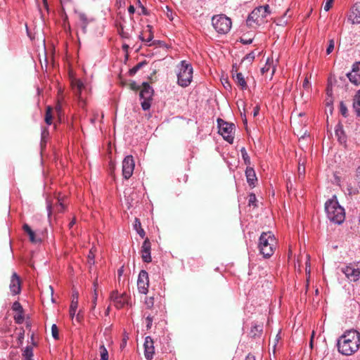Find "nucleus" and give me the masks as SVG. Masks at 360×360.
Returning a JSON list of instances; mask_svg holds the SVG:
<instances>
[{"mask_svg": "<svg viewBox=\"0 0 360 360\" xmlns=\"http://www.w3.org/2000/svg\"><path fill=\"white\" fill-rule=\"evenodd\" d=\"M338 352L350 356L358 351L360 347V333L356 330L345 331L338 340Z\"/></svg>", "mask_w": 360, "mask_h": 360, "instance_id": "1", "label": "nucleus"}, {"mask_svg": "<svg viewBox=\"0 0 360 360\" xmlns=\"http://www.w3.org/2000/svg\"><path fill=\"white\" fill-rule=\"evenodd\" d=\"M325 210L328 219L337 224H341L345 219V209L339 204L337 197L333 195L325 203Z\"/></svg>", "mask_w": 360, "mask_h": 360, "instance_id": "2", "label": "nucleus"}, {"mask_svg": "<svg viewBox=\"0 0 360 360\" xmlns=\"http://www.w3.org/2000/svg\"><path fill=\"white\" fill-rule=\"evenodd\" d=\"M276 247V240L271 232H263L259 239L258 248L260 253L265 258L273 255Z\"/></svg>", "mask_w": 360, "mask_h": 360, "instance_id": "3", "label": "nucleus"}, {"mask_svg": "<svg viewBox=\"0 0 360 360\" xmlns=\"http://www.w3.org/2000/svg\"><path fill=\"white\" fill-rule=\"evenodd\" d=\"M176 68L177 84L182 87L188 86L193 79V69L191 64L186 60H181Z\"/></svg>", "mask_w": 360, "mask_h": 360, "instance_id": "4", "label": "nucleus"}, {"mask_svg": "<svg viewBox=\"0 0 360 360\" xmlns=\"http://www.w3.org/2000/svg\"><path fill=\"white\" fill-rule=\"evenodd\" d=\"M71 85L75 96L78 98L79 106L84 108L86 105V99L88 95V84L84 83L80 79L72 78L71 79Z\"/></svg>", "mask_w": 360, "mask_h": 360, "instance_id": "5", "label": "nucleus"}, {"mask_svg": "<svg viewBox=\"0 0 360 360\" xmlns=\"http://www.w3.org/2000/svg\"><path fill=\"white\" fill-rule=\"evenodd\" d=\"M212 24L219 34H224L229 32L232 22L229 18L221 14L212 17Z\"/></svg>", "mask_w": 360, "mask_h": 360, "instance_id": "6", "label": "nucleus"}, {"mask_svg": "<svg viewBox=\"0 0 360 360\" xmlns=\"http://www.w3.org/2000/svg\"><path fill=\"white\" fill-rule=\"evenodd\" d=\"M217 122L219 125V133L228 143H233L234 140L235 125L232 123L224 122L221 119H218Z\"/></svg>", "mask_w": 360, "mask_h": 360, "instance_id": "7", "label": "nucleus"}, {"mask_svg": "<svg viewBox=\"0 0 360 360\" xmlns=\"http://www.w3.org/2000/svg\"><path fill=\"white\" fill-rule=\"evenodd\" d=\"M153 96V89L152 87L148 83L143 82L140 92V98L143 100L141 104L143 110L150 109Z\"/></svg>", "mask_w": 360, "mask_h": 360, "instance_id": "8", "label": "nucleus"}, {"mask_svg": "<svg viewBox=\"0 0 360 360\" xmlns=\"http://www.w3.org/2000/svg\"><path fill=\"white\" fill-rule=\"evenodd\" d=\"M261 12L263 11L256 8L250 13L246 20V24L249 27L256 28L265 22L266 17Z\"/></svg>", "mask_w": 360, "mask_h": 360, "instance_id": "9", "label": "nucleus"}, {"mask_svg": "<svg viewBox=\"0 0 360 360\" xmlns=\"http://www.w3.org/2000/svg\"><path fill=\"white\" fill-rule=\"evenodd\" d=\"M137 287L140 293L146 295L148 291L149 278L148 272L145 270H141L139 272Z\"/></svg>", "mask_w": 360, "mask_h": 360, "instance_id": "10", "label": "nucleus"}, {"mask_svg": "<svg viewBox=\"0 0 360 360\" xmlns=\"http://www.w3.org/2000/svg\"><path fill=\"white\" fill-rule=\"evenodd\" d=\"M134 160L131 155H127L122 161V174L123 176L128 179H129L134 169Z\"/></svg>", "mask_w": 360, "mask_h": 360, "instance_id": "11", "label": "nucleus"}, {"mask_svg": "<svg viewBox=\"0 0 360 360\" xmlns=\"http://www.w3.org/2000/svg\"><path fill=\"white\" fill-rule=\"evenodd\" d=\"M341 271L350 281H356L360 278V268L349 264L341 269Z\"/></svg>", "mask_w": 360, "mask_h": 360, "instance_id": "12", "label": "nucleus"}, {"mask_svg": "<svg viewBox=\"0 0 360 360\" xmlns=\"http://www.w3.org/2000/svg\"><path fill=\"white\" fill-rule=\"evenodd\" d=\"M347 20L352 25L360 24V3L352 6L348 13Z\"/></svg>", "mask_w": 360, "mask_h": 360, "instance_id": "13", "label": "nucleus"}, {"mask_svg": "<svg viewBox=\"0 0 360 360\" xmlns=\"http://www.w3.org/2000/svg\"><path fill=\"white\" fill-rule=\"evenodd\" d=\"M110 300L117 309H120L127 303L128 298L125 294H119L117 291H113L110 294Z\"/></svg>", "mask_w": 360, "mask_h": 360, "instance_id": "14", "label": "nucleus"}, {"mask_svg": "<svg viewBox=\"0 0 360 360\" xmlns=\"http://www.w3.org/2000/svg\"><path fill=\"white\" fill-rule=\"evenodd\" d=\"M144 346V355L146 359L150 360L153 357L155 353L154 342L150 336L145 338Z\"/></svg>", "mask_w": 360, "mask_h": 360, "instance_id": "15", "label": "nucleus"}, {"mask_svg": "<svg viewBox=\"0 0 360 360\" xmlns=\"http://www.w3.org/2000/svg\"><path fill=\"white\" fill-rule=\"evenodd\" d=\"M150 242L148 238H146L141 246V257L143 262L149 263L151 262V256H150Z\"/></svg>", "mask_w": 360, "mask_h": 360, "instance_id": "16", "label": "nucleus"}, {"mask_svg": "<svg viewBox=\"0 0 360 360\" xmlns=\"http://www.w3.org/2000/svg\"><path fill=\"white\" fill-rule=\"evenodd\" d=\"M11 293L16 295L20 292L21 285L20 280L16 273H13L11 278V283L9 285Z\"/></svg>", "mask_w": 360, "mask_h": 360, "instance_id": "17", "label": "nucleus"}, {"mask_svg": "<svg viewBox=\"0 0 360 360\" xmlns=\"http://www.w3.org/2000/svg\"><path fill=\"white\" fill-rule=\"evenodd\" d=\"M153 27L151 25H148L141 34H139V39L146 43L150 42L153 39Z\"/></svg>", "mask_w": 360, "mask_h": 360, "instance_id": "18", "label": "nucleus"}, {"mask_svg": "<svg viewBox=\"0 0 360 360\" xmlns=\"http://www.w3.org/2000/svg\"><path fill=\"white\" fill-rule=\"evenodd\" d=\"M245 176L249 185L254 186L257 180L254 169L252 167H247L245 170Z\"/></svg>", "mask_w": 360, "mask_h": 360, "instance_id": "19", "label": "nucleus"}, {"mask_svg": "<svg viewBox=\"0 0 360 360\" xmlns=\"http://www.w3.org/2000/svg\"><path fill=\"white\" fill-rule=\"evenodd\" d=\"M269 71L271 72V76H272L276 71V67L274 64V60L272 58H267L266 64L261 69L262 74H266Z\"/></svg>", "mask_w": 360, "mask_h": 360, "instance_id": "20", "label": "nucleus"}, {"mask_svg": "<svg viewBox=\"0 0 360 360\" xmlns=\"http://www.w3.org/2000/svg\"><path fill=\"white\" fill-rule=\"evenodd\" d=\"M335 136L338 137V139L340 143H345L347 141V137L345 134L343 127L341 124H338L335 127Z\"/></svg>", "mask_w": 360, "mask_h": 360, "instance_id": "21", "label": "nucleus"}, {"mask_svg": "<svg viewBox=\"0 0 360 360\" xmlns=\"http://www.w3.org/2000/svg\"><path fill=\"white\" fill-rule=\"evenodd\" d=\"M22 229L29 236L30 240L32 243H37L40 241L39 238H36L34 232L28 224H24L22 226Z\"/></svg>", "mask_w": 360, "mask_h": 360, "instance_id": "22", "label": "nucleus"}, {"mask_svg": "<svg viewBox=\"0 0 360 360\" xmlns=\"http://www.w3.org/2000/svg\"><path fill=\"white\" fill-rule=\"evenodd\" d=\"M235 82L241 88V89H245L247 88V83L244 78V76L241 72H238L236 75L233 76Z\"/></svg>", "mask_w": 360, "mask_h": 360, "instance_id": "23", "label": "nucleus"}, {"mask_svg": "<svg viewBox=\"0 0 360 360\" xmlns=\"http://www.w3.org/2000/svg\"><path fill=\"white\" fill-rule=\"evenodd\" d=\"M78 17H79V25L80 26L81 30L82 31V32L86 33L87 32V26H88V23H89L86 16L84 13H79L78 14Z\"/></svg>", "mask_w": 360, "mask_h": 360, "instance_id": "24", "label": "nucleus"}, {"mask_svg": "<svg viewBox=\"0 0 360 360\" xmlns=\"http://www.w3.org/2000/svg\"><path fill=\"white\" fill-rule=\"evenodd\" d=\"M349 81L354 84L358 86L360 84V72H351L347 74Z\"/></svg>", "mask_w": 360, "mask_h": 360, "instance_id": "25", "label": "nucleus"}, {"mask_svg": "<svg viewBox=\"0 0 360 360\" xmlns=\"http://www.w3.org/2000/svg\"><path fill=\"white\" fill-rule=\"evenodd\" d=\"M134 228L141 238H143L145 236V231L141 228V224L140 220L137 218L135 219Z\"/></svg>", "mask_w": 360, "mask_h": 360, "instance_id": "26", "label": "nucleus"}, {"mask_svg": "<svg viewBox=\"0 0 360 360\" xmlns=\"http://www.w3.org/2000/svg\"><path fill=\"white\" fill-rule=\"evenodd\" d=\"M353 107L358 116L360 117V90L358 91L354 101Z\"/></svg>", "mask_w": 360, "mask_h": 360, "instance_id": "27", "label": "nucleus"}, {"mask_svg": "<svg viewBox=\"0 0 360 360\" xmlns=\"http://www.w3.org/2000/svg\"><path fill=\"white\" fill-rule=\"evenodd\" d=\"M24 360H33V349L31 346H27L23 351Z\"/></svg>", "mask_w": 360, "mask_h": 360, "instance_id": "28", "label": "nucleus"}, {"mask_svg": "<svg viewBox=\"0 0 360 360\" xmlns=\"http://www.w3.org/2000/svg\"><path fill=\"white\" fill-rule=\"evenodd\" d=\"M78 297H79L78 292L74 290L72 291V302H71V304H70V307L72 308V309H77V307H78Z\"/></svg>", "mask_w": 360, "mask_h": 360, "instance_id": "29", "label": "nucleus"}, {"mask_svg": "<svg viewBox=\"0 0 360 360\" xmlns=\"http://www.w3.org/2000/svg\"><path fill=\"white\" fill-rule=\"evenodd\" d=\"M146 63L144 62H141L131 68L129 71V74L130 76L134 75Z\"/></svg>", "mask_w": 360, "mask_h": 360, "instance_id": "30", "label": "nucleus"}, {"mask_svg": "<svg viewBox=\"0 0 360 360\" xmlns=\"http://www.w3.org/2000/svg\"><path fill=\"white\" fill-rule=\"evenodd\" d=\"M52 115H51V108L48 106L46 111L45 115V122L48 125H51L52 123Z\"/></svg>", "mask_w": 360, "mask_h": 360, "instance_id": "31", "label": "nucleus"}, {"mask_svg": "<svg viewBox=\"0 0 360 360\" xmlns=\"http://www.w3.org/2000/svg\"><path fill=\"white\" fill-rule=\"evenodd\" d=\"M240 152H241L242 158L244 160L245 164L247 165H250V157H249L245 148H242L240 149Z\"/></svg>", "mask_w": 360, "mask_h": 360, "instance_id": "32", "label": "nucleus"}, {"mask_svg": "<svg viewBox=\"0 0 360 360\" xmlns=\"http://www.w3.org/2000/svg\"><path fill=\"white\" fill-rule=\"evenodd\" d=\"M262 326L255 325V326H252L251 330H250V335L252 337H255L257 335V333H262Z\"/></svg>", "mask_w": 360, "mask_h": 360, "instance_id": "33", "label": "nucleus"}, {"mask_svg": "<svg viewBox=\"0 0 360 360\" xmlns=\"http://www.w3.org/2000/svg\"><path fill=\"white\" fill-rule=\"evenodd\" d=\"M100 354H101V359L100 360H108V352L104 345H101L100 347Z\"/></svg>", "mask_w": 360, "mask_h": 360, "instance_id": "34", "label": "nucleus"}, {"mask_svg": "<svg viewBox=\"0 0 360 360\" xmlns=\"http://www.w3.org/2000/svg\"><path fill=\"white\" fill-rule=\"evenodd\" d=\"M52 337L55 340L59 339L58 328L56 324H53L51 326Z\"/></svg>", "mask_w": 360, "mask_h": 360, "instance_id": "35", "label": "nucleus"}, {"mask_svg": "<svg viewBox=\"0 0 360 360\" xmlns=\"http://www.w3.org/2000/svg\"><path fill=\"white\" fill-rule=\"evenodd\" d=\"M340 113L346 117L347 116L348 110L347 106L344 104L343 102L340 103Z\"/></svg>", "mask_w": 360, "mask_h": 360, "instance_id": "36", "label": "nucleus"}, {"mask_svg": "<svg viewBox=\"0 0 360 360\" xmlns=\"http://www.w3.org/2000/svg\"><path fill=\"white\" fill-rule=\"evenodd\" d=\"M145 304L148 309L152 308L154 304L153 297H146L145 300Z\"/></svg>", "mask_w": 360, "mask_h": 360, "instance_id": "37", "label": "nucleus"}, {"mask_svg": "<svg viewBox=\"0 0 360 360\" xmlns=\"http://www.w3.org/2000/svg\"><path fill=\"white\" fill-rule=\"evenodd\" d=\"M12 309L13 311H18L20 313H22V311H23L21 304H20V302H18L17 301L13 304Z\"/></svg>", "mask_w": 360, "mask_h": 360, "instance_id": "38", "label": "nucleus"}, {"mask_svg": "<svg viewBox=\"0 0 360 360\" xmlns=\"http://www.w3.org/2000/svg\"><path fill=\"white\" fill-rule=\"evenodd\" d=\"M258 9H261L263 12H262L264 16L267 17L268 15L270 14V9L269 5H264L263 6H259L257 7Z\"/></svg>", "mask_w": 360, "mask_h": 360, "instance_id": "39", "label": "nucleus"}, {"mask_svg": "<svg viewBox=\"0 0 360 360\" xmlns=\"http://www.w3.org/2000/svg\"><path fill=\"white\" fill-rule=\"evenodd\" d=\"M334 46H335L334 40L333 39H330L329 41V44H328V46L327 47V49H326V53L328 55L330 54V53H332V51L334 49Z\"/></svg>", "mask_w": 360, "mask_h": 360, "instance_id": "40", "label": "nucleus"}, {"mask_svg": "<svg viewBox=\"0 0 360 360\" xmlns=\"http://www.w3.org/2000/svg\"><path fill=\"white\" fill-rule=\"evenodd\" d=\"M256 200H257L256 195L253 193H251L249 195V200H248L249 205H255Z\"/></svg>", "mask_w": 360, "mask_h": 360, "instance_id": "41", "label": "nucleus"}, {"mask_svg": "<svg viewBox=\"0 0 360 360\" xmlns=\"http://www.w3.org/2000/svg\"><path fill=\"white\" fill-rule=\"evenodd\" d=\"M99 252L101 253L102 252V249L100 248L99 250L96 248V247H91V261L93 260L94 258H95L96 257V253Z\"/></svg>", "mask_w": 360, "mask_h": 360, "instance_id": "42", "label": "nucleus"}, {"mask_svg": "<svg viewBox=\"0 0 360 360\" xmlns=\"http://www.w3.org/2000/svg\"><path fill=\"white\" fill-rule=\"evenodd\" d=\"M334 0H326L323 6V9L326 11H328L332 7V4Z\"/></svg>", "mask_w": 360, "mask_h": 360, "instance_id": "43", "label": "nucleus"}, {"mask_svg": "<svg viewBox=\"0 0 360 360\" xmlns=\"http://www.w3.org/2000/svg\"><path fill=\"white\" fill-rule=\"evenodd\" d=\"M255 58V53L254 51L250 52V53L247 54L245 57V60L252 62Z\"/></svg>", "mask_w": 360, "mask_h": 360, "instance_id": "44", "label": "nucleus"}, {"mask_svg": "<svg viewBox=\"0 0 360 360\" xmlns=\"http://www.w3.org/2000/svg\"><path fill=\"white\" fill-rule=\"evenodd\" d=\"M351 72H360V62H356L353 64Z\"/></svg>", "mask_w": 360, "mask_h": 360, "instance_id": "45", "label": "nucleus"}, {"mask_svg": "<svg viewBox=\"0 0 360 360\" xmlns=\"http://www.w3.org/2000/svg\"><path fill=\"white\" fill-rule=\"evenodd\" d=\"M146 327L148 329L151 328L152 323H153V319L150 316H148L146 317Z\"/></svg>", "mask_w": 360, "mask_h": 360, "instance_id": "46", "label": "nucleus"}, {"mask_svg": "<svg viewBox=\"0 0 360 360\" xmlns=\"http://www.w3.org/2000/svg\"><path fill=\"white\" fill-rule=\"evenodd\" d=\"M298 172H299V174H304V172H305V167L304 165H302L300 164V162H299V166H298Z\"/></svg>", "mask_w": 360, "mask_h": 360, "instance_id": "47", "label": "nucleus"}, {"mask_svg": "<svg viewBox=\"0 0 360 360\" xmlns=\"http://www.w3.org/2000/svg\"><path fill=\"white\" fill-rule=\"evenodd\" d=\"M309 86H310V84H309V78L305 77L304 82H303V87L304 89H308V88H309Z\"/></svg>", "mask_w": 360, "mask_h": 360, "instance_id": "48", "label": "nucleus"}, {"mask_svg": "<svg viewBox=\"0 0 360 360\" xmlns=\"http://www.w3.org/2000/svg\"><path fill=\"white\" fill-rule=\"evenodd\" d=\"M240 41L243 44H250L252 42V39H244V38H241L240 39Z\"/></svg>", "mask_w": 360, "mask_h": 360, "instance_id": "49", "label": "nucleus"}, {"mask_svg": "<svg viewBox=\"0 0 360 360\" xmlns=\"http://www.w3.org/2000/svg\"><path fill=\"white\" fill-rule=\"evenodd\" d=\"M46 209H47V212H48V215L49 217L51 214V209H52V206H51V204L47 201L46 202Z\"/></svg>", "mask_w": 360, "mask_h": 360, "instance_id": "50", "label": "nucleus"}, {"mask_svg": "<svg viewBox=\"0 0 360 360\" xmlns=\"http://www.w3.org/2000/svg\"><path fill=\"white\" fill-rule=\"evenodd\" d=\"M281 330L278 331V333H277V335H276V338L274 339V347H276V343L278 342V340L281 339Z\"/></svg>", "mask_w": 360, "mask_h": 360, "instance_id": "51", "label": "nucleus"}, {"mask_svg": "<svg viewBox=\"0 0 360 360\" xmlns=\"http://www.w3.org/2000/svg\"><path fill=\"white\" fill-rule=\"evenodd\" d=\"M58 202H59L60 211L62 212L65 208L63 201L61 199H58Z\"/></svg>", "mask_w": 360, "mask_h": 360, "instance_id": "52", "label": "nucleus"}, {"mask_svg": "<svg viewBox=\"0 0 360 360\" xmlns=\"http://www.w3.org/2000/svg\"><path fill=\"white\" fill-rule=\"evenodd\" d=\"M128 12L129 13V14L132 15L135 12V8L134 6H129V8H128Z\"/></svg>", "mask_w": 360, "mask_h": 360, "instance_id": "53", "label": "nucleus"}, {"mask_svg": "<svg viewBox=\"0 0 360 360\" xmlns=\"http://www.w3.org/2000/svg\"><path fill=\"white\" fill-rule=\"evenodd\" d=\"M259 110V106L257 105L254 108V110H253V116L254 117H256L258 115Z\"/></svg>", "mask_w": 360, "mask_h": 360, "instance_id": "54", "label": "nucleus"}, {"mask_svg": "<svg viewBox=\"0 0 360 360\" xmlns=\"http://www.w3.org/2000/svg\"><path fill=\"white\" fill-rule=\"evenodd\" d=\"M76 311H77V309H72V308L70 307V316L73 318L76 314Z\"/></svg>", "mask_w": 360, "mask_h": 360, "instance_id": "55", "label": "nucleus"}, {"mask_svg": "<svg viewBox=\"0 0 360 360\" xmlns=\"http://www.w3.org/2000/svg\"><path fill=\"white\" fill-rule=\"evenodd\" d=\"M245 360H255V357L254 355L250 354L246 356Z\"/></svg>", "mask_w": 360, "mask_h": 360, "instance_id": "56", "label": "nucleus"}, {"mask_svg": "<svg viewBox=\"0 0 360 360\" xmlns=\"http://www.w3.org/2000/svg\"><path fill=\"white\" fill-rule=\"evenodd\" d=\"M75 224V219H72L70 223H69V227L71 228Z\"/></svg>", "mask_w": 360, "mask_h": 360, "instance_id": "57", "label": "nucleus"}, {"mask_svg": "<svg viewBox=\"0 0 360 360\" xmlns=\"http://www.w3.org/2000/svg\"><path fill=\"white\" fill-rule=\"evenodd\" d=\"M314 333L313 332L312 335H311V341H310V347H311V348H312V347H313V338H314Z\"/></svg>", "mask_w": 360, "mask_h": 360, "instance_id": "58", "label": "nucleus"}, {"mask_svg": "<svg viewBox=\"0 0 360 360\" xmlns=\"http://www.w3.org/2000/svg\"><path fill=\"white\" fill-rule=\"evenodd\" d=\"M15 320H16V322H17V323H20L21 322V321L22 320V316H18V317H17V318L15 319Z\"/></svg>", "mask_w": 360, "mask_h": 360, "instance_id": "59", "label": "nucleus"}, {"mask_svg": "<svg viewBox=\"0 0 360 360\" xmlns=\"http://www.w3.org/2000/svg\"><path fill=\"white\" fill-rule=\"evenodd\" d=\"M80 317H82V312H81V311H79V312H78V314H77V319L78 321H79V320H80Z\"/></svg>", "mask_w": 360, "mask_h": 360, "instance_id": "60", "label": "nucleus"}, {"mask_svg": "<svg viewBox=\"0 0 360 360\" xmlns=\"http://www.w3.org/2000/svg\"><path fill=\"white\" fill-rule=\"evenodd\" d=\"M126 345V338H124L121 347H124Z\"/></svg>", "mask_w": 360, "mask_h": 360, "instance_id": "61", "label": "nucleus"}, {"mask_svg": "<svg viewBox=\"0 0 360 360\" xmlns=\"http://www.w3.org/2000/svg\"><path fill=\"white\" fill-rule=\"evenodd\" d=\"M118 274H119V275H120V276H121V275H122V269H120V270L118 271Z\"/></svg>", "mask_w": 360, "mask_h": 360, "instance_id": "62", "label": "nucleus"}, {"mask_svg": "<svg viewBox=\"0 0 360 360\" xmlns=\"http://www.w3.org/2000/svg\"><path fill=\"white\" fill-rule=\"evenodd\" d=\"M97 295H98V294H97V289L96 288L95 289V296H96V298L97 297Z\"/></svg>", "mask_w": 360, "mask_h": 360, "instance_id": "63", "label": "nucleus"}, {"mask_svg": "<svg viewBox=\"0 0 360 360\" xmlns=\"http://www.w3.org/2000/svg\"><path fill=\"white\" fill-rule=\"evenodd\" d=\"M122 36L123 37H127V35H126V34H125V33H124V32L122 34Z\"/></svg>", "mask_w": 360, "mask_h": 360, "instance_id": "64", "label": "nucleus"}]
</instances>
